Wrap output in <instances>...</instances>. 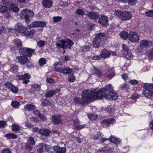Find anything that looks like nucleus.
Masks as SVG:
<instances>
[{"instance_id": "nucleus-1", "label": "nucleus", "mask_w": 153, "mask_h": 153, "mask_svg": "<svg viewBox=\"0 0 153 153\" xmlns=\"http://www.w3.org/2000/svg\"><path fill=\"white\" fill-rule=\"evenodd\" d=\"M113 88L111 84L106 85L103 88L98 90L94 89L91 91L88 89L86 90L85 91L87 93L88 97L87 99L88 101L90 102L93 101L94 99L100 100L105 98L107 100H115L118 97V94L113 92Z\"/></svg>"}, {"instance_id": "nucleus-2", "label": "nucleus", "mask_w": 153, "mask_h": 153, "mask_svg": "<svg viewBox=\"0 0 153 153\" xmlns=\"http://www.w3.org/2000/svg\"><path fill=\"white\" fill-rule=\"evenodd\" d=\"M143 87L144 90L142 94L145 97L153 100V91H151L153 90V84L144 83L143 84Z\"/></svg>"}, {"instance_id": "nucleus-3", "label": "nucleus", "mask_w": 153, "mask_h": 153, "mask_svg": "<svg viewBox=\"0 0 153 153\" xmlns=\"http://www.w3.org/2000/svg\"><path fill=\"white\" fill-rule=\"evenodd\" d=\"M15 30L19 33H20L24 35L30 36H32L34 32L30 29H27V28L24 27L21 24H18L15 27Z\"/></svg>"}, {"instance_id": "nucleus-4", "label": "nucleus", "mask_w": 153, "mask_h": 153, "mask_svg": "<svg viewBox=\"0 0 153 153\" xmlns=\"http://www.w3.org/2000/svg\"><path fill=\"white\" fill-rule=\"evenodd\" d=\"M34 15L33 11L28 9H24L21 11L20 17L25 20L26 23H29L30 22V18L33 17Z\"/></svg>"}, {"instance_id": "nucleus-5", "label": "nucleus", "mask_w": 153, "mask_h": 153, "mask_svg": "<svg viewBox=\"0 0 153 153\" xmlns=\"http://www.w3.org/2000/svg\"><path fill=\"white\" fill-rule=\"evenodd\" d=\"M105 34L104 33H99L97 34L93 40V45L94 47L99 48L100 44L103 42Z\"/></svg>"}, {"instance_id": "nucleus-6", "label": "nucleus", "mask_w": 153, "mask_h": 153, "mask_svg": "<svg viewBox=\"0 0 153 153\" xmlns=\"http://www.w3.org/2000/svg\"><path fill=\"white\" fill-rule=\"evenodd\" d=\"M116 15L122 21L130 20L132 18V16L130 12L126 11L118 10L116 12Z\"/></svg>"}, {"instance_id": "nucleus-7", "label": "nucleus", "mask_w": 153, "mask_h": 153, "mask_svg": "<svg viewBox=\"0 0 153 153\" xmlns=\"http://www.w3.org/2000/svg\"><path fill=\"white\" fill-rule=\"evenodd\" d=\"M86 90L82 91V99L83 100H82L81 99L77 97H75L74 99V101L77 104H79L81 105H83L88 103H90V101H88L87 100L88 97L87 93L85 91Z\"/></svg>"}, {"instance_id": "nucleus-8", "label": "nucleus", "mask_w": 153, "mask_h": 153, "mask_svg": "<svg viewBox=\"0 0 153 153\" xmlns=\"http://www.w3.org/2000/svg\"><path fill=\"white\" fill-rule=\"evenodd\" d=\"M60 44L57 43L56 44L57 46L59 48L65 49L67 48H71V47L74 45L73 41L70 39H67V40L62 39L60 41Z\"/></svg>"}, {"instance_id": "nucleus-9", "label": "nucleus", "mask_w": 153, "mask_h": 153, "mask_svg": "<svg viewBox=\"0 0 153 153\" xmlns=\"http://www.w3.org/2000/svg\"><path fill=\"white\" fill-rule=\"evenodd\" d=\"M19 50L20 53L27 57H31L35 51V49L27 47L21 48Z\"/></svg>"}, {"instance_id": "nucleus-10", "label": "nucleus", "mask_w": 153, "mask_h": 153, "mask_svg": "<svg viewBox=\"0 0 153 153\" xmlns=\"http://www.w3.org/2000/svg\"><path fill=\"white\" fill-rule=\"evenodd\" d=\"M140 39V37L137 32H131L129 33L128 40L130 42L134 43H137Z\"/></svg>"}, {"instance_id": "nucleus-11", "label": "nucleus", "mask_w": 153, "mask_h": 153, "mask_svg": "<svg viewBox=\"0 0 153 153\" xmlns=\"http://www.w3.org/2000/svg\"><path fill=\"white\" fill-rule=\"evenodd\" d=\"M123 50V55L127 60L131 59L133 58V54L129 52V48L126 45L123 44L122 45Z\"/></svg>"}, {"instance_id": "nucleus-12", "label": "nucleus", "mask_w": 153, "mask_h": 153, "mask_svg": "<svg viewBox=\"0 0 153 153\" xmlns=\"http://www.w3.org/2000/svg\"><path fill=\"white\" fill-rule=\"evenodd\" d=\"M109 20L108 17L103 14H102L98 19V23L103 27H107L108 25Z\"/></svg>"}, {"instance_id": "nucleus-13", "label": "nucleus", "mask_w": 153, "mask_h": 153, "mask_svg": "<svg viewBox=\"0 0 153 153\" xmlns=\"http://www.w3.org/2000/svg\"><path fill=\"white\" fill-rule=\"evenodd\" d=\"M51 120L55 125L61 124L62 123L61 116L59 114H55L52 115L51 117Z\"/></svg>"}, {"instance_id": "nucleus-14", "label": "nucleus", "mask_w": 153, "mask_h": 153, "mask_svg": "<svg viewBox=\"0 0 153 153\" xmlns=\"http://www.w3.org/2000/svg\"><path fill=\"white\" fill-rule=\"evenodd\" d=\"M18 77L19 80H23V83L27 84L30 82L31 76L29 73H25L23 75H18Z\"/></svg>"}, {"instance_id": "nucleus-15", "label": "nucleus", "mask_w": 153, "mask_h": 153, "mask_svg": "<svg viewBox=\"0 0 153 153\" xmlns=\"http://www.w3.org/2000/svg\"><path fill=\"white\" fill-rule=\"evenodd\" d=\"M86 15L91 19L97 20L100 16V14L96 11L88 12Z\"/></svg>"}, {"instance_id": "nucleus-16", "label": "nucleus", "mask_w": 153, "mask_h": 153, "mask_svg": "<svg viewBox=\"0 0 153 153\" xmlns=\"http://www.w3.org/2000/svg\"><path fill=\"white\" fill-rule=\"evenodd\" d=\"M116 122L115 119L113 118L107 119L103 120L101 122L100 124L103 126L109 127L110 124H115Z\"/></svg>"}, {"instance_id": "nucleus-17", "label": "nucleus", "mask_w": 153, "mask_h": 153, "mask_svg": "<svg viewBox=\"0 0 153 153\" xmlns=\"http://www.w3.org/2000/svg\"><path fill=\"white\" fill-rule=\"evenodd\" d=\"M60 88H56L47 91L45 94V96L46 98H51L57 93L60 92Z\"/></svg>"}, {"instance_id": "nucleus-18", "label": "nucleus", "mask_w": 153, "mask_h": 153, "mask_svg": "<svg viewBox=\"0 0 153 153\" xmlns=\"http://www.w3.org/2000/svg\"><path fill=\"white\" fill-rule=\"evenodd\" d=\"M46 22L44 21H36L33 22L31 25L33 27H44L46 25Z\"/></svg>"}, {"instance_id": "nucleus-19", "label": "nucleus", "mask_w": 153, "mask_h": 153, "mask_svg": "<svg viewBox=\"0 0 153 153\" xmlns=\"http://www.w3.org/2000/svg\"><path fill=\"white\" fill-rule=\"evenodd\" d=\"M16 59L18 62L22 65L25 64L28 61L27 58L23 56H17Z\"/></svg>"}, {"instance_id": "nucleus-20", "label": "nucleus", "mask_w": 153, "mask_h": 153, "mask_svg": "<svg viewBox=\"0 0 153 153\" xmlns=\"http://www.w3.org/2000/svg\"><path fill=\"white\" fill-rule=\"evenodd\" d=\"M53 149L55 152V153H65L66 149L65 148L57 146L53 147Z\"/></svg>"}, {"instance_id": "nucleus-21", "label": "nucleus", "mask_w": 153, "mask_h": 153, "mask_svg": "<svg viewBox=\"0 0 153 153\" xmlns=\"http://www.w3.org/2000/svg\"><path fill=\"white\" fill-rule=\"evenodd\" d=\"M7 6L8 7L9 11L11 10L13 12H17L19 10V9L15 3H12Z\"/></svg>"}, {"instance_id": "nucleus-22", "label": "nucleus", "mask_w": 153, "mask_h": 153, "mask_svg": "<svg viewBox=\"0 0 153 153\" xmlns=\"http://www.w3.org/2000/svg\"><path fill=\"white\" fill-rule=\"evenodd\" d=\"M100 55L101 58L104 59L109 58L110 56V52L105 49H104L101 51Z\"/></svg>"}, {"instance_id": "nucleus-23", "label": "nucleus", "mask_w": 153, "mask_h": 153, "mask_svg": "<svg viewBox=\"0 0 153 153\" xmlns=\"http://www.w3.org/2000/svg\"><path fill=\"white\" fill-rule=\"evenodd\" d=\"M51 133V131L48 129L43 128L40 129L39 131V134L45 137L49 136Z\"/></svg>"}, {"instance_id": "nucleus-24", "label": "nucleus", "mask_w": 153, "mask_h": 153, "mask_svg": "<svg viewBox=\"0 0 153 153\" xmlns=\"http://www.w3.org/2000/svg\"><path fill=\"white\" fill-rule=\"evenodd\" d=\"M42 3L44 7L46 8L51 7L53 3L51 0H43Z\"/></svg>"}, {"instance_id": "nucleus-25", "label": "nucleus", "mask_w": 153, "mask_h": 153, "mask_svg": "<svg viewBox=\"0 0 153 153\" xmlns=\"http://www.w3.org/2000/svg\"><path fill=\"white\" fill-rule=\"evenodd\" d=\"M47 147L46 144L43 143H39L37 146V152L39 153H42L44 152V148H45Z\"/></svg>"}, {"instance_id": "nucleus-26", "label": "nucleus", "mask_w": 153, "mask_h": 153, "mask_svg": "<svg viewBox=\"0 0 153 153\" xmlns=\"http://www.w3.org/2000/svg\"><path fill=\"white\" fill-rule=\"evenodd\" d=\"M41 105L42 106H51L52 103H51L48 100L46 99H41Z\"/></svg>"}, {"instance_id": "nucleus-27", "label": "nucleus", "mask_w": 153, "mask_h": 153, "mask_svg": "<svg viewBox=\"0 0 153 153\" xmlns=\"http://www.w3.org/2000/svg\"><path fill=\"white\" fill-rule=\"evenodd\" d=\"M149 42L146 40H143L141 41L140 47L142 49L149 47Z\"/></svg>"}, {"instance_id": "nucleus-28", "label": "nucleus", "mask_w": 153, "mask_h": 153, "mask_svg": "<svg viewBox=\"0 0 153 153\" xmlns=\"http://www.w3.org/2000/svg\"><path fill=\"white\" fill-rule=\"evenodd\" d=\"M30 91H39L40 89V86L37 83H35L32 84L31 85Z\"/></svg>"}, {"instance_id": "nucleus-29", "label": "nucleus", "mask_w": 153, "mask_h": 153, "mask_svg": "<svg viewBox=\"0 0 153 153\" xmlns=\"http://www.w3.org/2000/svg\"><path fill=\"white\" fill-rule=\"evenodd\" d=\"M24 108L27 111H31L35 110L36 108V107L33 105L30 104L25 105L24 106Z\"/></svg>"}, {"instance_id": "nucleus-30", "label": "nucleus", "mask_w": 153, "mask_h": 153, "mask_svg": "<svg viewBox=\"0 0 153 153\" xmlns=\"http://www.w3.org/2000/svg\"><path fill=\"white\" fill-rule=\"evenodd\" d=\"M4 137L8 140L11 139H15L17 137V136L13 133L6 134H5Z\"/></svg>"}, {"instance_id": "nucleus-31", "label": "nucleus", "mask_w": 153, "mask_h": 153, "mask_svg": "<svg viewBox=\"0 0 153 153\" xmlns=\"http://www.w3.org/2000/svg\"><path fill=\"white\" fill-rule=\"evenodd\" d=\"M114 75V72L111 70H109L104 74V76L106 77L110 78L111 79Z\"/></svg>"}, {"instance_id": "nucleus-32", "label": "nucleus", "mask_w": 153, "mask_h": 153, "mask_svg": "<svg viewBox=\"0 0 153 153\" xmlns=\"http://www.w3.org/2000/svg\"><path fill=\"white\" fill-rule=\"evenodd\" d=\"M128 34L127 32L122 31L120 33V36L123 39L127 40L128 39Z\"/></svg>"}, {"instance_id": "nucleus-33", "label": "nucleus", "mask_w": 153, "mask_h": 153, "mask_svg": "<svg viewBox=\"0 0 153 153\" xmlns=\"http://www.w3.org/2000/svg\"><path fill=\"white\" fill-rule=\"evenodd\" d=\"M92 74L96 75L98 77H100L102 75L99 69L95 68L93 71Z\"/></svg>"}, {"instance_id": "nucleus-34", "label": "nucleus", "mask_w": 153, "mask_h": 153, "mask_svg": "<svg viewBox=\"0 0 153 153\" xmlns=\"http://www.w3.org/2000/svg\"><path fill=\"white\" fill-rule=\"evenodd\" d=\"M91 48V46L89 45H84L81 47V52H86L90 51Z\"/></svg>"}, {"instance_id": "nucleus-35", "label": "nucleus", "mask_w": 153, "mask_h": 153, "mask_svg": "<svg viewBox=\"0 0 153 153\" xmlns=\"http://www.w3.org/2000/svg\"><path fill=\"white\" fill-rule=\"evenodd\" d=\"M0 11L2 13H8L9 12L8 7L6 6H1L0 7Z\"/></svg>"}, {"instance_id": "nucleus-36", "label": "nucleus", "mask_w": 153, "mask_h": 153, "mask_svg": "<svg viewBox=\"0 0 153 153\" xmlns=\"http://www.w3.org/2000/svg\"><path fill=\"white\" fill-rule=\"evenodd\" d=\"M14 43L15 46L17 48H22V42L20 40L18 39H16L14 40Z\"/></svg>"}, {"instance_id": "nucleus-37", "label": "nucleus", "mask_w": 153, "mask_h": 153, "mask_svg": "<svg viewBox=\"0 0 153 153\" xmlns=\"http://www.w3.org/2000/svg\"><path fill=\"white\" fill-rule=\"evenodd\" d=\"M15 0H2L3 5L7 6L12 3H15Z\"/></svg>"}, {"instance_id": "nucleus-38", "label": "nucleus", "mask_w": 153, "mask_h": 153, "mask_svg": "<svg viewBox=\"0 0 153 153\" xmlns=\"http://www.w3.org/2000/svg\"><path fill=\"white\" fill-rule=\"evenodd\" d=\"M38 62L39 66H42L46 63L47 61L45 58H41L39 59Z\"/></svg>"}, {"instance_id": "nucleus-39", "label": "nucleus", "mask_w": 153, "mask_h": 153, "mask_svg": "<svg viewBox=\"0 0 153 153\" xmlns=\"http://www.w3.org/2000/svg\"><path fill=\"white\" fill-rule=\"evenodd\" d=\"M18 66L16 65H12L11 66L10 70L13 73H16L17 71Z\"/></svg>"}, {"instance_id": "nucleus-40", "label": "nucleus", "mask_w": 153, "mask_h": 153, "mask_svg": "<svg viewBox=\"0 0 153 153\" xmlns=\"http://www.w3.org/2000/svg\"><path fill=\"white\" fill-rule=\"evenodd\" d=\"M10 91L15 94H17L18 92V88L13 85L11 86Z\"/></svg>"}, {"instance_id": "nucleus-41", "label": "nucleus", "mask_w": 153, "mask_h": 153, "mask_svg": "<svg viewBox=\"0 0 153 153\" xmlns=\"http://www.w3.org/2000/svg\"><path fill=\"white\" fill-rule=\"evenodd\" d=\"M68 79L69 81L71 83L74 82L76 79V78L73 74L69 75Z\"/></svg>"}, {"instance_id": "nucleus-42", "label": "nucleus", "mask_w": 153, "mask_h": 153, "mask_svg": "<svg viewBox=\"0 0 153 153\" xmlns=\"http://www.w3.org/2000/svg\"><path fill=\"white\" fill-rule=\"evenodd\" d=\"M128 89H129L128 86L125 83L122 84L119 87V90H126Z\"/></svg>"}, {"instance_id": "nucleus-43", "label": "nucleus", "mask_w": 153, "mask_h": 153, "mask_svg": "<svg viewBox=\"0 0 153 153\" xmlns=\"http://www.w3.org/2000/svg\"><path fill=\"white\" fill-rule=\"evenodd\" d=\"M72 72V69L70 68H67L64 69L63 74H70Z\"/></svg>"}, {"instance_id": "nucleus-44", "label": "nucleus", "mask_w": 153, "mask_h": 153, "mask_svg": "<svg viewBox=\"0 0 153 153\" xmlns=\"http://www.w3.org/2000/svg\"><path fill=\"white\" fill-rule=\"evenodd\" d=\"M62 17L59 16H55L53 17V21L54 23H57L61 21Z\"/></svg>"}, {"instance_id": "nucleus-45", "label": "nucleus", "mask_w": 153, "mask_h": 153, "mask_svg": "<svg viewBox=\"0 0 153 153\" xmlns=\"http://www.w3.org/2000/svg\"><path fill=\"white\" fill-rule=\"evenodd\" d=\"M54 70L56 72H58L63 73L64 72V69L60 67H55Z\"/></svg>"}, {"instance_id": "nucleus-46", "label": "nucleus", "mask_w": 153, "mask_h": 153, "mask_svg": "<svg viewBox=\"0 0 153 153\" xmlns=\"http://www.w3.org/2000/svg\"><path fill=\"white\" fill-rule=\"evenodd\" d=\"M76 13L78 15L83 16L85 15L84 11L82 9L79 8L76 11Z\"/></svg>"}, {"instance_id": "nucleus-47", "label": "nucleus", "mask_w": 153, "mask_h": 153, "mask_svg": "<svg viewBox=\"0 0 153 153\" xmlns=\"http://www.w3.org/2000/svg\"><path fill=\"white\" fill-rule=\"evenodd\" d=\"M11 105L14 108H18L19 107V104L18 102L12 101L11 103Z\"/></svg>"}, {"instance_id": "nucleus-48", "label": "nucleus", "mask_w": 153, "mask_h": 153, "mask_svg": "<svg viewBox=\"0 0 153 153\" xmlns=\"http://www.w3.org/2000/svg\"><path fill=\"white\" fill-rule=\"evenodd\" d=\"M145 15L146 16L153 17V10L146 11L145 13Z\"/></svg>"}, {"instance_id": "nucleus-49", "label": "nucleus", "mask_w": 153, "mask_h": 153, "mask_svg": "<svg viewBox=\"0 0 153 153\" xmlns=\"http://www.w3.org/2000/svg\"><path fill=\"white\" fill-rule=\"evenodd\" d=\"M140 96V95L137 94H133L131 96L130 98L133 100H136Z\"/></svg>"}, {"instance_id": "nucleus-50", "label": "nucleus", "mask_w": 153, "mask_h": 153, "mask_svg": "<svg viewBox=\"0 0 153 153\" xmlns=\"http://www.w3.org/2000/svg\"><path fill=\"white\" fill-rule=\"evenodd\" d=\"M102 136V134L100 131L97 132V134L95 135V137H94L93 139L94 140H99L101 137Z\"/></svg>"}, {"instance_id": "nucleus-51", "label": "nucleus", "mask_w": 153, "mask_h": 153, "mask_svg": "<svg viewBox=\"0 0 153 153\" xmlns=\"http://www.w3.org/2000/svg\"><path fill=\"white\" fill-rule=\"evenodd\" d=\"M88 117L89 120H94L97 118V115L91 114L89 115Z\"/></svg>"}, {"instance_id": "nucleus-52", "label": "nucleus", "mask_w": 153, "mask_h": 153, "mask_svg": "<svg viewBox=\"0 0 153 153\" xmlns=\"http://www.w3.org/2000/svg\"><path fill=\"white\" fill-rule=\"evenodd\" d=\"M101 58L100 54H98L97 55H95L93 56H91L90 58L92 60H98L100 59Z\"/></svg>"}, {"instance_id": "nucleus-53", "label": "nucleus", "mask_w": 153, "mask_h": 153, "mask_svg": "<svg viewBox=\"0 0 153 153\" xmlns=\"http://www.w3.org/2000/svg\"><path fill=\"white\" fill-rule=\"evenodd\" d=\"M12 129L16 132L18 131L19 130V126L16 124H13L12 126Z\"/></svg>"}, {"instance_id": "nucleus-54", "label": "nucleus", "mask_w": 153, "mask_h": 153, "mask_svg": "<svg viewBox=\"0 0 153 153\" xmlns=\"http://www.w3.org/2000/svg\"><path fill=\"white\" fill-rule=\"evenodd\" d=\"M13 84L12 83L10 82H7L5 83L4 84V86L5 87L8 88V89H10L11 88V86L13 85Z\"/></svg>"}, {"instance_id": "nucleus-55", "label": "nucleus", "mask_w": 153, "mask_h": 153, "mask_svg": "<svg viewBox=\"0 0 153 153\" xmlns=\"http://www.w3.org/2000/svg\"><path fill=\"white\" fill-rule=\"evenodd\" d=\"M148 57L151 59L153 58V48L149 51L148 53Z\"/></svg>"}, {"instance_id": "nucleus-56", "label": "nucleus", "mask_w": 153, "mask_h": 153, "mask_svg": "<svg viewBox=\"0 0 153 153\" xmlns=\"http://www.w3.org/2000/svg\"><path fill=\"white\" fill-rule=\"evenodd\" d=\"M137 0H128V4L131 6L135 5Z\"/></svg>"}, {"instance_id": "nucleus-57", "label": "nucleus", "mask_w": 153, "mask_h": 153, "mask_svg": "<svg viewBox=\"0 0 153 153\" xmlns=\"http://www.w3.org/2000/svg\"><path fill=\"white\" fill-rule=\"evenodd\" d=\"M129 82L131 85H135L138 84V82L137 80L134 79L129 80Z\"/></svg>"}, {"instance_id": "nucleus-58", "label": "nucleus", "mask_w": 153, "mask_h": 153, "mask_svg": "<svg viewBox=\"0 0 153 153\" xmlns=\"http://www.w3.org/2000/svg\"><path fill=\"white\" fill-rule=\"evenodd\" d=\"M28 140L30 142L31 144L33 145H35V141L34 139L32 137H29Z\"/></svg>"}, {"instance_id": "nucleus-59", "label": "nucleus", "mask_w": 153, "mask_h": 153, "mask_svg": "<svg viewBox=\"0 0 153 153\" xmlns=\"http://www.w3.org/2000/svg\"><path fill=\"white\" fill-rule=\"evenodd\" d=\"M45 44V42L43 41L42 40L39 41L37 43V45L40 47H42L44 46Z\"/></svg>"}, {"instance_id": "nucleus-60", "label": "nucleus", "mask_w": 153, "mask_h": 153, "mask_svg": "<svg viewBox=\"0 0 153 153\" xmlns=\"http://www.w3.org/2000/svg\"><path fill=\"white\" fill-rule=\"evenodd\" d=\"M114 150V148L113 147H111L108 149L105 150L104 153H109L111 152H113V151Z\"/></svg>"}, {"instance_id": "nucleus-61", "label": "nucleus", "mask_w": 153, "mask_h": 153, "mask_svg": "<svg viewBox=\"0 0 153 153\" xmlns=\"http://www.w3.org/2000/svg\"><path fill=\"white\" fill-rule=\"evenodd\" d=\"M2 153H12L11 150L8 148H4L1 151Z\"/></svg>"}, {"instance_id": "nucleus-62", "label": "nucleus", "mask_w": 153, "mask_h": 153, "mask_svg": "<svg viewBox=\"0 0 153 153\" xmlns=\"http://www.w3.org/2000/svg\"><path fill=\"white\" fill-rule=\"evenodd\" d=\"M6 124V122L3 120L0 121V128H3Z\"/></svg>"}, {"instance_id": "nucleus-63", "label": "nucleus", "mask_w": 153, "mask_h": 153, "mask_svg": "<svg viewBox=\"0 0 153 153\" xmlns=\"http://www.w3.org/2000/svg\"><path fill=\"white\" fill-rule=\"evenodd\" d=\"M6 30V28L2 25H0V34L5 33Z\"/></svg>"}, {"instance_id": "nucleus-64", "label": "nucleus", "mask_w": 153, "mask_h": 153, "mask_svg": "<svg viewBox=\"0 0 153 153\" xmlns=\"http://www.w3.org/2000/svg\"><path fill=\"white\" fill-rule=\"evenodd\" d=\"M116 137H114L111 136L109 138V140L111 142L114 143L115 140H116Z\"/></svg>"}]
</instances>
